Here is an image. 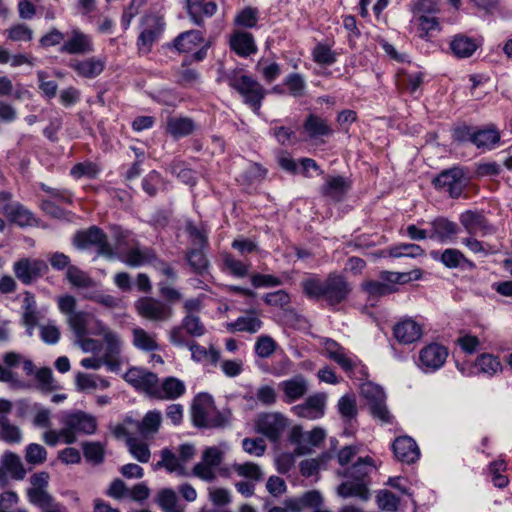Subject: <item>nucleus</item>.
<instances>
[{"mask_svg":"<svg viewBox=\"0 0 512 512\" xmlns=\"http://www.w3.org/2000/svg\"><path fill=\"white\" fill-rule=\"evenodd\" d=\"M327 395L325 393H315L309 396L303 403L291 408L294 415L308 420H317L324 416Z\"/></svg>","mask_w":512,"mask_h":512,"instance_id":"4468645a","label":"nucleus"},{"mask_svg":"<svg viewBox=\"0 0 512 512\" xmlns=\"http://www.w3.org/2000/svg\"><path fill=\"white\" fill-rule=\"evenodd\" d=\"M188 349L191 351V358L195 362H209L216 365L220 360V351L211 345L208 349L195 341H191Z\"/></svg>","mask_w":512,"mask_h":512,"instance_id":"e433bc0d","label":"nucleus"},{"mask_svg":"<svg viewBox=\"0 0 512 512\" xmlns=\"http://www.w3.org/2000/svg\"><path fill=\"white\" fill-rule=\"evenodd\" d=\"M191 418L193 424L199 428H222L229 424L230 413L217 410L213 397L200 393L193 400Z\"/></svg>","mask_w":512,"mask_h":512,"instance_id":"f03ea898","label":"nucleus"},{"mask_svg":"<svg viewBox=\"0 0 512 512\" xmlns=\"http://www.w3.org/2000/svg\"><path fill=\"white\" fill-rule=\"evenodd\" d=\"M106 61L100 57H88L84 59H71L68 67L72 69L75 74L84 79H95L105 69Z\"/></svg>","mask_w":512,"mask_h":512,"instance_id":"a211bd4d","label":"nucleus"},{"mask_svg":"<svg viewBox=\"0 0 512 512\" xmlns=\"http://www.w3.org/2000/svg\"><path fill=\"white\" fill-rule=\"evenodd\" d=\"M186 391L183 381L176 377H166L158 387L154 398L159 400H175Z\"/></svg>","mask_w":512,"mask_h":512,"instance_id":"bb28decb","label":"nucleus"},{"mask_svg":"<svg viewBox=\"0 0 512 512\" xmlns=\"http://www.w3.org/2000/svg\"><path fill=\"white\" fill-rule=\"evenodd\" d=\"M392 449L395 457L403 463H414L420 456L417 443L409 436L396 438L392 444Z\"/></svg>","mask_w":512,"mask_h":512,"instance_id":"5701e85b","label":"nucleus"},{"mask_svg":"<svg viewBox=\"0 0 512 512\" xmlns=\"http://www.w3.org/2000/svg\"><path fill=\"white\" fill-rule=\"evenodd\" d=\"M424 250L417 244L403 243L389 248L391 257H411L416 258L424 255Z\"/></svg>","mask_w":512,"mask_h":512,"instance_id":"13d9d810","label":"nucleus"},{"mask_svg":"<svg viewBox=\"0 0 512 512\" xmlns=\"http://www.w3.org/2000/svg\"><path fill=\"white\" fill-rule=\"evenodd\" d=\"M0 465L12 479L22 480L26 476V469L19 455L12 451H5L0 459Z\"/></svg>","mask_w":512,"mask_h":512,"instance_id":"7c9ffc66","label":"nucleus"},{"mask_svg":"<svg viewBox=\"0 0 512 512\" xmlns=\"http://www.w3.org/2000/svg\"><path fill=\"white\" fill-rule=\"evenodd\" d=\"M195 129L194 122L190 118L172 117L167 120V131L174 137L180 138L190 135Z\"/></svg>","mask_w":512,"mask_h":512,"instance_id":"de8ad7c7","label":"nucleus"},{"mask_svg":"<svg viewBox=\"0 0 512 512\" xmlns=\"http://www.w3.org/2000/svg\"><path fill=\"white\" fill-rule=\"evenodd\" d=\"M459 221L469 235L487 236L495 232L483 212L477 210H467L460 214Z\"/></svg>","mask_w":512,"mask_h":512,"instance_id":"2eb2a0df","label":"nucleus"},{"mask_svg":"<svg viewBox=\"0 0 512 512\" xmlns=\"http://www.w3.org/2000/svg\"><path fill=\"white\" fill-rule=\"evenodd\" d=\"M25 460L31 465H40L47 460V450L38 443H30L25 449Z\"/></svg>","mask_w":512,"mask_h":512,"instance_id":"680f3d73","label":"nucleus"},{"mask_svg":"<svg viewBox=\"0 0 512 512\" xmlns=\"http://www.w3.org/2000/svg\"><path fill=\"white\" fill-rule=\"evenodd\" d=\"M75 384L78 391L91 392L96 389H107L110 382L96 374L78 372L75 377Z\"/></svg>","mask_w":512,"mask_h":512,"instance_id":"473e14b6","label":"nucleus"},{"mask_svg":"<svg viewBox=\"0 0 512 512\" xmlns=\"http://www.w3.org/2000/svg\"><path fill=\"white\" fill-rule=\"evenodd\" d=\"M224 452L216 446L207 447L202 454L201 461L192 469V474L201 480L211 482L216 478L215 468L223 460Z\"/></svg>","mask_w":512,"mask_h":512,"instance_id":"9d476101","label":"nucleus"},{"mask_svg":"<svg viewBox=\"0 0 512 512\" xmlns=\"http://www.w3.org/2000/svg\"><path fill=\"white\" fill-rule=\"evenodd\" d=\"M66 279L73 287L78 289H88L96 286L95 280L77 266L68 267Z\"/></svg>","mask_w":512,"mask_h":512,"instance_id":"c03bdc74","label":"nucleus"},{"mask_svg":"<svg viewBox=\"0 0 512 512\" xmlns=\"http://www.w3.org/2000/svg\"><path fill=\"white\" fill-rule=\"evenodd\" d=\"M156 503L164 512H185L178 503L176 492L171 488L161 489L156 495Z\"/></svg>","mask_w":512,"mask_h":512,"instance_id":"37998d69","label":"nucleus"},{"mask_svg":"<svg viewBox=\"0 0 512 512\" xmlns=\"http://www.w3.org/2000/svg\"><path fill=\"white\" fill-rule=\"evenodd\" d=\"M2 212L12 223H15L19 227H29L38 224L35 215L24 205L19 202L6 203Z\"/></svg>","mask_w":512,"mask_h":512,"instance_id":"412c9836","label":"nucleus"},{"mask_svg":"<svg viewBox=\"0 0 512 512\" xmlns=\"http://www.w3.org/2000/svg\"><path fill=\"white\" fill-rule=\"evenodd\" d=\"M350 187V181L343 176L327 177L325 184L321 187V193L323 196L339 202L343 200Z\"/></svg>","mask_w":512,"mask_h":512,"instance_id":"393cba45","label":"nucleus"},{"mask_svg":"<svg viewBox=\"0 0 512 512\" xmlns=\"http://www.w3.org/2000/svg\"><path fill=\"white\" fill-rule=\"evenodd\" d=\"M477 48L476 41L463 34L455 35L450 42V49L457 58H468Z\"/></svg>","mask_w":512,"mask_h":512,"instance_id":"f704fd0d","label":"nucleus"},{"mask_svg":"<svg viewBox=\"0 0 512 512\" xmlns=\"http://www.w3.org/2000/svg\"><path fill=\"white\" fill-rule=\"evenodd\" d=\"M230 48L241 57H249L257 52L253 35L245 31H236L230 37Z\"/></svg>","mask_w":512,"mask_h":512,"instance_id":"a878e982","label":"nucleus"},{"mask_svg":"<svg viewBox=\"0 0 512 512\" xmlns=\"http://www.w3.org/2000/svg\"><path fill=\"white\" fill-rule=\"evenodd\" d=\"M102 356L106 360L107 368L116 372L121 366V351H122V340L120 335L113 331L102 337Z\"/></svg>","mask_w":512,"mask_h":512,"instance_id":"f3484780","label":"nucleus"},{"mask_svg":"<svg viewBox=\"0 0 512 512\" xmlns=\"http://www.w3.org/2000/svg\"><path fill=\"white\" fill-rule=\"evenodd\" d=\"M203 249L204 248L201 247H195L189 249L186 253V260L191 270L199 275H203L207 272L209 267V260L203 252Z\"/></svg>","mask_w":512,"mask_h":512,"instance_id":"49530a36","label":"nucleus"},{"mask_svg":"<svg viewBox=\"0 0 512 512\" xmlns=\"http://www.w3.org/2000/svg\"><path fill=\"white\" fill-rule=\"evenodd\" d=\"M158 467H164L171 473H176L180 476H186L187 470L185 464L170 450H163L161 453V461L157 463Z\"/></svg>","mask_w":512,"mask_h":512,"instance_id":"09e8293b","label":"nucleus"},{"mask_svg":"<svg viewBox=\"0 0 512 512\" xmlns=\"http://www.w3.org/2000/svg\"><path fill=\"white\" fill-rule=\"evenodd\" d=\"M35 379L37 387L44 393H49L60 389V385L53 377V372L50 368L44 367L36 371Z\"/></svg>","mask_w":512,"mask_h":512,"instance_id":"603ef678","label":"nucleus"},{"mask_svg":"<svg viewBox=\"0 0 512 512\" xmlns=\"http://www.w3.org/2000/svg\"><path fill=\"white\" fill-rule=\"evenodd\" d=\"M156 257L155 252L150 248H132L125 253L123 262L130 267L153 266Z\"/></svg>","mask_w":512,"mask_h":512,"instance_id":"c756f323","label":"nucleus"},{"mask_svg":"<svg viewBox=\"0 0 512 512\" xmlns=\"http://www.w3.org/2000/svg\"><path fill=\"white\" fill-rule=\"evenodd\" d=\"M186 9L193 24L203 26L204 18H210L216 13L217 4L214 1L186 0Z\"/></svg>","mask_w":512,"mask_h":512,"instance_id":"4be33fe9","label":"nucleus"},{"mask_svg":"<svg viewBox=\"0 0 512 512\" xmlns=\"http://www.w3.org/2000/svg\"><path fill=\"white\" fill-rule=\"evenodd\" d=\"M263 326V322L254 314H247L238 317L234 322L227 324V329L230 332H247L254 334L258 332Z\"/></svg>","mask_w":512,"mask_h":512,"instance_id":"4c0bfd02","label":"nucleus"},{"mask_svg":"<svg viewBox=\"0 0 512 512\" xmlns=\"http://www.w3.org/2000/svg\"><path fill=\"white\" fill-rule=\"evenodd\" d=\"M47 271L48 266L41 259L24 257L13 264V272L16 278L24 285L32 284L44 276Z\"/></svg>","mask_w":512,"mask_h":512,"instance_id":"1a4fd4ad","label":"nucleus"},{"mask_svg":"<svg viewBox=\"0 0 512 512\" xmlns=\"http://www.w3.org/2000/svg\"><path fill=\"white\" fill-rule=\"evenodd\" d=\"M303 293L313 300H324L328 306L336 307L344 302L352 288L346 278L330 273L325 279L311 277L301 282Z\"/></svg>","mask_w":512,"mask_h":512,"instance_id":"f257e3e1","label":"nucleus"},{"mask_svg":"<svg viewBox=\"0 0 512 512\" xmlns=\"http://www.w3.org/2000/svg\"><path fill=\"white\" fill-rule=\"evenodd\" d=\"M143 30L141 31L137 46L140 52L148 53L153 43L161 36L164 31L165 22L163 17L155 14H149L142 18Z\"/></svg>","mask_w":512,"mask_h":512,"instance_id":"6e6552de","label":"nucleus"},{"mask_svg":"<svg viewBox=\"0 0 512 512\" xmlns=\"http://www.w3.org/2000/svg\"><path fill=\"white\" fill-rule=\"evenodd\" d=\"M203 42L201 31L189 30L180 33L173 41V47L180 53L191 52L198 44Z\"/></svg>","mask_w":512,"mask_h":512,"instance_id":"c9c22d12","label":"nucleus"},{"mask_svg":"<svg viewBox=\"0 0 512 512\" xmlns=\"http://www.w3.org/2000/svg\"><path fill=\"white\" fill-rule=\"evenodd\" d=\"M337 408L341 417L344 418L346 421H351L358 414L356 398L354 395L351 394L343 395L338 400Z\"/></svg>","mask_w":512,"mask_h":512,"instance_id":"6e6d98bb","label":"nucleus"},{"mask_svg":"<svg viewBox=\"0 0 512 512\" xmlns=\"http://www.w3.org/2000/svg\"><path fill=\"white\" fill-rule=\"evenodd\" d=\"M0 440L10 445L20 444L23 440V432L9 418L1 417Z\"/></svg>","mask_w":512,"mask_h":512,"instance_id":"a19ab883","label":"nucleus"},{"mask_svg":"<svg viewBox=\"0 0 512 512\" xmlns=\"http://www.w3.org/2000/svg\"><path fill=\"white\" fill-rule=\"evenodd\" d=\"M464 175L463 169L452 167L443 170L432 183L437 190L447 192L451 198H458L465 188Z\"/></svg>","mask_w":512,"mask_h":512,"instance_id":"0eeeda50","label":"nucleus"},{"mask_svg":"<svg viewBox=\"0 0 512 512\" xmlns=\"http://www.w3.org/2000/svg\"><path fill=\"white\" fill-rule=\"evenodd\" d=\"M7 32L8 39L15 42H29L33 39V31L26 24H15Z\"/></svg>","mask_w":512,"mask_h":512,"instance_id":"69168bd1","label":"nucleus"},{"mask_svg":"<svg viewBox=\"0 0 512 512\" xmlns=\"http://www.w3.org/2000/svg\"><path fill=\"white\" fill-rule=\"evenodd\" d=\"M373 468V459L369 456H366L359 458L352 466L346 468L344 471L339 472L338 474L345 478H352L361 483Z\"/></svg>","mask_w":512,"mask_h":512,"instance_id":"72a5a7b5","label":"nucleus"},{"mask_svg":"<svg viewBox=\"0 0 512 512\" xmlns=\"http://www.w3.org/2000/svg\"><path fill=\"white\" fill-rule=\"evenodd\" d=\"M132 344L136 349L143 352H153L159 349L157 334L149 333L140 327L132 329Z\"/></svg>","mask_w":512,"mask_h":512,"instance_id":"2f4dec72","label":"nucleus"},{"mask_svg":"<svg viewBox=\"0 0 512 512\" xmlns=\"http://www.w3.org/2000/svg\"><path fill=\"white\" fill-rule=\"evenodd\" d=\"M256 70L267 83H271L276 80L281 73L279 64L276 62H269L268 60L264 59H260L258 61Z\"/></svg>","mask_w":512,"mask_h":512,"instance_id":"052dcab7","label":"nucleus"},{"mask_svg":"<svg viewBox=\"0 0 512 512\" xmlns=\"http://www.w3.org/2000/svg\"><path fill=\"white\" fill-rule=\"evenodd\" d=\"M255 427L257 432L272 441H277L286 427V418L279 412L262 413L259 415Z\"/></svg>","mask_w":512,"mask_h":512,"instance_id":"dca6fc26","label":"nucleus"},{"mask_svg":"<svg viewBox=\"0 0 512 512\" xmlns=\"http://www.w3.org/2000/svg\"><path fill=\"white\" fill-rule=\"evenodd\" d=\"M227 82L235 89L254 112L258 113L265 97V89L254 78L248 75H240L233 71L227 75Z\"/></svg>","mask_w":512,"mask_h":512,"instance_id":"7ed1b4c3","label":"nucleus"},{"mask_svg":"<svg viewBox=\"0 0 512 512\" xmlns=\"http://www.w3.org/2000/svg\"><path fill=\"white\" fill-rule=\"evenodd\" d=\"M233 469L237 475L255 482L261 481L264 476L261 467L253 462L235 464Z\"/></svg>","mask_w":512,"mask_h":512,"instance_id":"4d7b16f0","label":"nucleus"},{"mask_svg":"<svg viewBox=\"0 0 512 512\" xmlns=\"http://www.w3.org/2000/svg\"><path fill=\"white\" fill-rule=\"evenodd\" d=\"M303 127L312 138L327 136L332 133V130L327 121L315 114L308 115L303 124Z\"/></svg>","mask_w":512,"mask_h":512,"instance_id":"a18cd8bd","label":"nucleus"},{"mask_svg":"<svg viewBox=\"0 0 512 512\" xmlns=\"http://www.w3.org/2000/svg\"><path fill=\"white\" fill-rule=\"evenodd\" d=\"M429 238L440 243H451L458 234V225L445 217H437L430 222Z\"/></svg>","mask_w":512,"mask_h":512,"instance_id":"6ab92c4d","label":"nucleus"},{"mask_svg":"<svg viewBox=\"0 0 512 512\" xmlns=\"http://www.w3.org/2000/svg\"><path fill=\"white\" fill-rule=\"evenodd\" d=\"M181 324L185 328L186 334L191 337H202L206 333L205 325L196 314H186L183 317Z\"/></svg>","mask_w":512,"mask_h":512,"instance_id":"5fc2aeb1","label":"nucleus"},{"mask_svg":"<svg viewBox=\"0 0 512 512\" xmlns=\"http://www.w3.org/2000/svg\"><path fill=\"white\" fill-rule=\"evenodd\" d=\"M24 298L22 301V322H28L30 325L38 323L39 312L37 309L36 299L33 293L25 291L23 293Z\"/></svg>","mask_w":512,"mask_h":512,"instance_id":"8fccbe9b","label":"nucleus"},{"mask_svg":"<svg viewBox=\"0 0 512 512\" xmlns=\"http://www.w3.org/2000/svg\"><path fill=\"white\" fill-rule=\"evenodd\" d=\"M441 263L449 268L455 269L460 266H468L474 267V263L470 261L466 256L458 249L455 248H447L445 249L439 257Z\"/></svg>","mask_w":512,"mask_h":512,"instance_id":"79ce46f5","label":"nucleus"},{"mask_svg":"<svg viewBox=\"0 0 512 512\" xmlns=\"http://www.w3.org/2000/svg\"><path fill=\"white\" fill-rule=\"evenodd\" d=\"M73 244L81 250L96 247L98 255L109 259L114 257V252L108 242L107 235L96 226L78 231L74 235Z\"/></svg>","mask_w":512,"mask_h":512,"instance_id":"20e7f679","label":"nucleus"},{"mask_svg":"<svg viewBox=\"0 0 512 512\" xmlns=\"http://www.w3.org/2000/svg\"><path fill=\"white\" fill-rule=\"evenodd\" d=\"M280 388L284 394V401L293 403L308 392V381L302 375H296L291 379L282 381Z\"/></svg>","mask_w":512,"mask_h":512,"instance_id":"b1692460","label":"nucleus"},{"mask_svg":"<svg viewBox=\"0 0 512 512\" xmlns=\"http://www.w3.org/2000/svg\"><path fill=\"white\" fill-rule=\"evenodd\" d=\"M396 340L401 344H412L423 335L422 325L412 318H403L393 328Z\"/></svg>","mask_w":512,"mask_h":512,"instance_id":"aec40b11","label":"nucleus"},{"mask_svg":"<svg viewBox=\"0 0 512 512\" xmlns=\"http://www.w3.org/2000/svg\"><path fill=\"white\" fill-rule=\"evenodd\" d=\"M64 425H69L76 432L84 434H93L97 429L96 418L81 411L69 414L64 420Z\"/></svg>","mask_w":512,"mask_h":512,"instance_id":"cd10ccee","label":"nucleus"},{"mask_svg":"<svg viewBox=\"0 0 512 512\" xmlns=\"http://www.w3.org/2000/svg\"><path fill=\"white\" fill-rule=\"evenodd\" d=\"M360 392L367 401L370 412L375 419L384 424L392 423L393 416L386 406V395L379 385L372 382L363 383Z\"/></svg>","mask_w":512,"mask_h":512,"instance_id":"39448f33","label":"nucleus"},{"mask_svg":"<svg viewBox=\"0 0 512 512\" xmlns=\"http://www.w3.org/2000/svg\"><path fill=\"white\" fill-rule=\"evenodd\" d=\"M284 84L290 95L293 97H302L305 94L306 82L303 76L299 73L289 74L285 78Z\"/></svg>","mask_w":512,"mask_h":512,"instance_id":"e2e57ef3","label":"nucleus"},{"mask_svg":"<svg viewBox=\"0 0 512 512\" xmlns=\"http://www.w3.org/2000/svg\"><path fill=\"white\" fill-rule=\"evenodd\" d=\"M500 141V132L494 125H488L483 129H475L472 144L479 149H492Z\"/></svg>","mask_w":512,"mask_h":512,"instance_id":"c85d7f7f","label":"nucleus"},{"mask_svg":"<svg viewBox=\"0 0 512 512\" xmlns=\"http://www.w3.org/2000/svg\"><path fill=\"white\" fill-rule=\"evenodd\" d=\"M276 341L268 335L259 336L255 342V353L260 358H269L277 349Z\"/></svg>","mask_w":512,"mask_h":512,"instance_id":"bf43d9fd","label":"nucleus"},{"mask_svg":"<svg viewBox=\"0 0 512 512\" xmlns=\"http://www.w3.org/2000/svg\"><path fill=\"white\" fill-rule=\"evenodd\" d=\"M90 314L84 311H77L67 318L68 324L77 338L88 334V323Z\"/></svg>","mask_w":512,"mask_h":512,"instance_id":"3c124183","label":"nucleus"},{"mask_svg":"<svg viewBox=\"0 0 512 512\" xmlns=\"http://www.w3.org/2000/svg\"><path fill=\"white\" fill-rule=\"evenodd\" d=\"M129 423L134 424L139 434L146 437L159 430L161 424V413L157 410L149 411L146 413L142 421H129Z\"/></svg>","mask_w":512,"mask_h":512,"instance_id":"58836bf2","label":"nucleus"},{"mask_svg":"<svg viewBox=\"0 0 512 512\" xmlns=\"http://www.w3.org/2000/svg\"><path fill=\"white\" fill-rule=\"evenodd\" d=\"M124 380L137 390L145 392L150 397L155 396L158 387V377L143 368H130L124 375Z\"/></svg>","mask_w":512,"mask_h":512,"instance_id":"f8f14e48","label":"nucleus"},{"mask_svg":"<svg viewBox=\"0 0 512 512\" xmlns=\"http://www.w3.org/2000/svg\"><path fill=\"white\" fill-rule=\"evenodd\" d=\"M135 309L142 318L154 322H166L173 315V308L168 303L153 297L138 299Z\"/></svg>","mask_w":512,"mask_h":512,"instance_id":"423d86ee","label":"nucleus"},{"mask_svg":"<svg viewBox=\"0 0 512 512\" xmlns=\"http://www.w3.org/2000/svg\"><path fill=\"white\" fill-rule=\"evenodd\" d=\"M258 22V10L253 7H246L235 17V23L246 28L255 27Z\"/></svg>","mask_w":512,"mask_h":512,"instance_id":"774afa93","label":"nucleus"},{"mask_svg":"<svg viewBox=\"0 0 512 512\" xmlns=\"http://www.w3.org/2000/svg\"><path fill=\"white\" fill-rule=\"evenodd\" d=\"M92 37L78 28L72 29L60 47V52L69 55H86L94 52Z\"/></svg>","mask_w":512,"mask_h":512,"instance_id":"ddd939ff","label":"nucleus"},{"mask_svg":"<svg viewBox=\"0 0 512 512\" xmlns=\"http://www.w3.org/2000/svg\"><path fill=\"white\" fill-rule=\"evenodd\" d=\"M83 453L87 461L100 464L104 460L105 449L100 442H85L83 444Z\"/></svg>","mask_w":512,"mask_h":512,"instance_id":"0e129e2a","label":"nucleus"},{"mask_svg":"<svg viewBox=\"0 0 512 512\" xmlns=\"http://www.w3.org/2000/svg\"><path fill=\"white\" fill-rule=\"evenodd\" d=\"M263 299L267 305L283 310H287L291 303L290 295L285 290L267 293Z\"/></svg>","mask_w":512,"mask_h":512,"instance_id":"338daca9","label":"nucleus"},{"mask_svg":"<svg viewBox=\"0 0 512 512\" xmlns=\"http://www.w3.org/2000/svg\"><path fill=\"white\" fill-rule=\"evenodd\" d=\"M337 493L343 498L359 497L363 500L368 499V490L363 483L343 482L337 488Z\"/></svg>","mask_w":512,"mask_h":512,"instance_id":"864d4df0","label":"nucleus"},{"mask_svg":"<svg viewBox=\"0 0 512 512\" xmlns=\"http://www.w3.org/2000/svg\"><path fill=\"white\" fill-rule=\"evenodd\" d=\"M475 367L479 373L485 374L489 377H492L503 370L500 359L489 353L479 355L475 361Z\"/></svg>","mask_w":512,"mask_h":512,"instance_id":"ea45409f","label":"nucleus"},{"mask_svg":"<svg viewBox=\"0 0 512 512\" xmlns=\"http://www.w3.org/2000/svg\"><path fill=\"white\" fill-rule=\"evenodd\" d=\"M448 357V350L438 343H431L419 352V367L426 373L440 369Z\"/></svg>","mask_w":512,"mask_h":512,"instance_id":"9b49d317","label":"nucleus"}]
</instances>
